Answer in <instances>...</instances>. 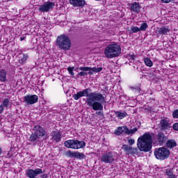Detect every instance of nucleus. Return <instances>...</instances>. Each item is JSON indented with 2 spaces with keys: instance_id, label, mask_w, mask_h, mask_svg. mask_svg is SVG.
<instances>
[{
  "instance_id": "4c0bfd02",
  "label": "nucleus",
  "mask_w": 178,
  "mask_h": 178,
  "mask_svg": "<svg viewBox=\"0 0 178 178\" xmlns=\"http://www.w3.org/2000/svg\"><path fill=\"white\" fill-rule=\"evenodd\" d=\"M172 129L175 130V131H178V123H175L172 126Z\"/></svg>"
},
{
  "instance_id": "a18cd8bd",
  "label": "nucleus",
  "mask_w": 178,
  "mask_h": 178,
  "mask_svg": "<svg viewBox=\"0 0 178 178\" xmlns=\"http://www.w3.org/2000/svg\"><path fill=\"white\" fill-rule=\"evenodd\" d=\"M2 154V148L0 147V155Z\"/></svg>"
},
{
  "instance_id": "72a5a7b5",
  "label": "nucleus",
  "mask_w": 178,
  "mask_h": 178,
  "mask_svg": "<svg viewBox=\"0 0 178 178\" xmlns=\"http://www.w3.org/2000/svg\"><path fill=\"white\" fill-rule=\"evenodd\" d=\"M131 30L132 33H138V31H140V28H138L137 26H132L131 28Z\"/></svg>"
},
{
  "instance_id": "1a4fd4ad",
  "label": "nucleus",
  "mask_w": 178,
  "mask_h": 178,
  "mask_svg": "<svg viewBox=\"0 0 178 178\" xmlns=\"http://www.w3.org/2000/svg\"><path fill=\"white\" fill-rule=\"evenodd\" d=\"M24 102L26 105H33L38 102V96L37 95H28L24 97Z\"/></svg>"
},
{
  "instance_id": "473e14b6",
  "label": "nucleus",
  "mask_w": 178,
  "mask_h": 178,
  "mask_svg": "<svg viewBox=\"0 0 178 178\" xmlns=\"http://www.w3.org/2000/svg\"><path fill=\"white\" fill-rule=\"evenodd\" d=\"M165 175L169 177L170 176H172L174 174L171 169L168 168L165 170Z\"/></svg>"
},
{
  "instance_id": "412c9836",
  "label": "nucleus",
  "mask_w": 178,
  "mask_h": 178,
  "mask_svg": "<svg viewBox=\"0 0 178 178\" xmlns=\"http://www.w3.org/2000/svg\"><path fill=\"white\" fill-rule=\"evenodd\" d=\"M127 127H126V126H124V127H120L115 131V134L117 136H120V134H123V133L127 134Z\"/></svg>"
},
{
  "instance_id": "f3484780",
  "label": "nucleus",
  "mask_w": 178,
  "mask_h": 178,
  "mask_svg": "<svg viewBox=\"0 0 178 178\" xmlns=\"http://www.w3.org/2000/svg\"><path fill=\"white\" fill-rule=\"evenodd\" d=\"M79 70H92V72H94L95 73H99L100 72H102V67H80L79 68Z\"/></svg>"
},
{
  "instance_id": "39448f33",
  "label": "nucleus",
  "mask_w": 178,
  "mask_h": 178,
  "mask_svg": "<svg viewBox=\"0 0 178 178\" xmlns=\"http://www.w3.org/2000/svg\"><path fill=\"white\" fill-rule=\"evenodd\" d=\"M66 148H72V149H80V148H84L86 147V142L79 140H68L64 143Z\"/></svg>"
},
{
  "instance_id": "7ed1b4c3",
  "label": "nucleus",
  "mask_w": 178,
  "mask_h": 178,
  "mask_svg": "<svg viewBox=\"0 0 178 178\" xmlns=\"http://www.w3.org/2000/svg\"><path fill=\"white\" fill-rule=\"evenodd\" d=\"M122 52L120 46L118 44H108L104 49V55L108 59L118 58Z\"/></svg>"
},
{
  "instance_id": "a19ab883",
  "label": "nucleus",
  "mask_w": 178,
  "mask_h": 178,
  "mask_svg": "<svg viewBox=\"0 0 178 178\" xmlns=\"http://www.w3.org/2000/svg\"><path fill=\"white\" fill-rule=\"evenodd\" d=\"M4 111V108L3 107L2 104L0 105V114L3 113Z\"/></svg>"
},
{
  "instance_id": "6e6552de",
  "label": "nucleus",
  "mask_w": 178,
  "mask_h": 178,
  "mask_svg": "<svg viewBox=\"0 0 178 178\" xmlns=\"http://www.w3.org/2000/svg\"><path fill=\"white\" fill-rule=\"evenodd\" d=\"M55 8V3L51 1H47L44 4L40 6L39 12H42V13H48L50 10H52Z\"/></svg>"
},
{
  "instance_id": "4468645a",
  "label": "nucleus",
  "mask_w": 178,
  "mask_h": 178,
  "mask_svg": "<svg viewBox=\"0 0 178 178\" xmlns=\"http://www.w3.org/2000/svg\"><path fill=\"white\" fill-rule=\"evenodd\" d=\"M70 3L74 8H83L86 5L85 0H70Z\"/></svg>"
},
{
  "instance_id": "37998d69",
  "label": "nucleus",
  "mask_w": 178,
  "mask_h": 178,
  "mask_svg": "<svg viewBox=\"0 0 178 178\" xmlns=\"http://www.w3.org/2000/svg\"><path fill=\"white\" fill-rule=\"evenodd\" d=\"M168 178H177V176L175 175V174H173L172 175L168 177Z\"/></svg>"
},
{
  "instance_id": "a878e982",
  "label": "nucleus",
  "mask_w": 178,
  "mask_h": 178,
  "mask_svg": "<svg viewBox=\"0 0 178 178\" xmlns=\"http://www.w3.org/2000/svg\"><path fill=\"white\" fill-rule=\"evenodd\" d=\"M76 159H83V158H86V155H84V153H80L79 152H75V157Z\"/></svg>"
},
{
  "instance_id": "bb28decb",
  "label": "nucleus",
  "mask_w": 178,
  "mask_h": 178,
  "mask_svg": "<svg viewBox=\"0 0 178 178\" xmlns=\"http://www.w3.org/2000/svg\"><path fill=\"white\" fill-rule=\"evenodd\" d=\"M81 72H79L76 75V77H86V76H87V74H88V73H87V72H88V70H81Z\"/></svg>"
},
{
  "instance_id": "9d476101",
  "label": "nucleus",
  "mask_w": 178,
  "mask_h": 178,
  "mask_svg": "<svg viewBox=\"0 0 178 178\" xmlns=\"http://www.w3.org/2000/svg\"><path fill=\"white\" fill-rule=\"evenodd\" d=\"M44 171L41 168H35V170L29 169L26 170V175L27 177L29 178H35L38 175H42Z\"/></svg>"
},
{
  "instance_id": "6ab92c4d",
  "label": "nucleus",
  "mask_w": 178,
  "mask_h": 178,
  "mask_svg": "<svg viewBox=\"0 0 178 178\" xmlns=\"http://www.w3.org/2000/svg\"><path fill=\"white\" fill-rule=\"evenodd\" d=\"M165 145L167 148H170V149H172V148L177 147V143H176V140L173 139H170L168 140H166Z\"/></svg>"
},
{
  "instance_id": "79ce46f5",
  "label": "nucleus",
  "mask_w": 178,
  "mask_h": 178,
  "mask_svg": "<svg viewBox=\"0 0 178 178\" xmlns=\"http://www.w3.org/2000/svg\"><path fill=\"white\" fill-rule=\"evenodd\" d=\"M92 72H93L92 70H88V74H90L91 76H92V74H94Z\"/></svg>"
},
{
  "instance_id": "423d86ee",
  "label": "nucleus",
  "mask_w": 178,
  "mask_h": 178,
  "mask_svg": "<svg viewBox=\"0 0 178 178\" xmlns=\"http://www.w3.org/2000/svg\"><path fill=\"white\" fill-rule=\"evenodd\" d=\"M170 155V151L166 147H159L154 149V156L156 159L163 161L168 159Z\"/></svg>"
},
{
  "instance_id": "2f4dec72",
  "label": "nucleus",
  "mask_w": 178,
  "mask_h": 178,
  "mask_svg": "<svg viewBox=\"0 0 178 178\" xmlns=\"http://www.w3.org/2000/svg\"><path fill=\"white\" fill-rule=\"evenodd\" d=\"M67 70H68L69 74L72 76V77L74 76V72H73V70H74V67H68Z\"/></svg>"
},
{
  "instance_id": "f03ea898",
  "label": "nucleus",
  "mask_w": 178,
  "mask_h": 178,
  "mask_svg": "<svg viewBox=\"0 0 178 178\" xmlns=\"http://www.w3.org/2000/svg\"><path fill=\"white\" fill-rule=\"evenodd\" d=\"M154 134L146 132L140 136L137 141V147L141 152H149L152 149Z\"/></svg>"
},
{
  "instance_id": "5701e85b",
  "label": "nucleus",
  "mask_w": 178,
  "mask_h": 178,
  "mask_svg": "<svg viewBox=\"0 0 178 178\" xmlns=\"http://www.w3.org/2000/svg\"><path fill=\"white\" fill-rule=\"evenodd\" d=\"M61 138H62V134L60 132L54 131L52 133V139L54 140V141L59 142L60 141Z\"/></svg>"
},
{
  "instance_id": "58836bf2",
  "label": "nucleus",
  "mask_w": 178,
  "mask_h": 178,
  "mask_svg": "<svg viewBox=\"0 0 178 178\" xmlns=\"http://www.w3.org/2000/svg\"><path fill=\"white\" fill-rule=\"evenodd\" d=\"M128 143H129V145H133V144H134L135 141L134 139H129L128 140Z\"/></svg>"
},
{
  "instance_id": "f257e3e1",
  "label": "nucleus",
  "mask_w": 178,
  "mask_h": 178,
  "mask_svg": "<svg viewBox=\"0 0 178 178\" xmlns=\"http://www.w3.org/2000/svg\"><path fill=\"white\" fill-rule=\"evenodd\" d=\"M91 88H88L74 94L72 97L75 101H79L82 97H87L86 104L89 108H92L93 111H103L104 106L102 104L106 102V98L104 97V95L99 92H91Z\"/></svg>"
},
{
  "instance_id": "e433bc0d",
  "label": "nucleus",
  "mask_w": 178,
  "mask_h": 178,
  "mask_svg": "<svg viewBox=\"0 0 178 178\" xmlns=\"http://www.w3.org/2000/svg\"><path fill=\"white\" fill-rule=\"evenodd\" d=\"M136 58V56L134 54H129V60H135Z\"/></svg>"
},
{
  "instance_id": "c756f323",
  "label": "nucleus",
  "mask_w": 178,
  "mask_h": 178,
  "mask_svg": "<svg viewBox=\"0 0 178 178\" xmlns=\"http://www.w3.org/2000/svg\"><path fill=\"white\" fill-rule=\"evenodd\" d=\"M9 99H4L2 102V106L3 108H8L9 107Z\"/></svg>"
},
{
  "instance_id": "ea45409f",
  "label": "nucleus",
  "mask_w": 178,
  "mask_h": 178,
  "mask_svg": "<svg viewBox=\"0 0 178 178\" xmlns=\"http://www.w3.org/2000/svg\"><path fill=\"white\" fill-rule=\"evenodd\" d=\"M161 1L163 3H169L170 2H172V0H161Z\"/></svg>"
},
{
  "instance_id": "4be33fe9",
  "label": "nucleus",
  "mask_w": 178,
  "mask_h": 178,
  "mask_svg": "<svg viewBox=\"0 0 178 178\" xmlns=\"http://www.w3.org/2000/svg\"><path fill=\"white\" fill-rule=\"evenodd\" d=\"M8 74V72L5 71L4 70H0V81L2 83H5V81H8V79H6V76Z\"/></svg>"
},
{
  "instance_id": "f704fd0d",
  "label": "nucleus",
  "mask_w": 178,
  "mask_h": 178,
  "mask_svg": "<svg viewBox=\"0 0 178 178\" xmlns=\"http://www.w3.org/2000/svg\"><path fill=\"white\" fill-rule=\"evenodd\" d=\"M27 59H29V56L27 55H23V57L20 60V63H24Z\"/></svg>"
},
{
  "instance_id": "a211bd4d",
  "label": "nucleus",
  "mask_w": 178,
  "mask_h": 178,
  "mask_svg": "<svg viewBox=\"0 0 178 178\" xmlns=\"http://www.w3.org/2000/svg\"><path fill=\"white\" fill-rule=\"evenodd\" d=\"M141 9V6H140V3L137 2H134L131 4V11L134 13H140V10Z\"/></svg>"
},
{
  "instance_id": "aec40b11",
  "label": "nucleus",
  "mask_w": 178,
  "mask_h": 178,
  "mask_svg": "<svg viewBox=\"0 0 178 178\" xmlns=\"http://www.w3.org/2000/svg\"><path fill=\"white\" fill-rule=\"evenodd\" d=\"M29 140V141H31V143H33L34 145H35V144H37V142L40 141V138L35 132H33V134L30 136Z\"/></svg>"
},
{
  "instance_id": "2eb2a0df",
  "label": "nucleus",
  "mask_w": 178,
  "mask_h": 178,
  "mask_svg": "<svg viewBox=\"0 0 178 178\" xmlns=\"http://www.w3.org/2000/svg\"><path fill=\"white\" fill-rule=\"evenodd\" d=\"M170 31V29L168 26H162L161 28H157L156 31V34H159V35H166Z\"/></svg>"
},
{
  "instance_id": "dca6fc26",
  "label": "nucleus",
  "mask_w": 178,
  "mask_h": 178,
  "mask_svg": "<svg viewBox=\"0 0 178 178\" xmlns=\"http://www.w3.org/2000/svg\"><path fill=\"white\" fill-rule=\"evenodd\" d=\"M172 126L170 125V123H169V120L162 119L160 122V129L161 130H168V129H170Z\"/></svg>"
},
{
  "instance_id": "b1692460",
  "label": "nucleus",
  "mask_w": 178,
  "mask_h": 178,
  "mask_svg": "<svg viewBox=\"0 0 178 178\" xmlns=\"http://www.w3.org/2000/svg\"><path fill=\"white\" fill-rule=\"evenodd\" d=\"M114 113L118 119H124V118H126L127 116V113L126 111L122 113L121 111H114Z\"/></svg>"
},
{
  "instance_id": "c85d7f7f",
  "label": "nucleus",
  "mask_w": 178,
  "mask_h": 178,
  "mask_svg": "<svg viewBox=\"0 0 178 178\" xmlns=\"http://www.w3.org/2000/svg\"><path fill=\"white\" fill-rule=\"evenodd\" d=\"M147 29H148V24L146 22L143 23L140 25V27L139 28L140 31H145Z\"/></svg>"
},
{
  "instance_id": "7c9ffc66",
  "label": "nucleus",
  "mask_w": 178,
  "mask_h": 178,
  "mask_svg": "<svg viewBox=\"0 0 178 178\" xmlns=\"http://www.w3.org/2000/svg\"><path fill=\"white\" fill-rule=\"evenodd\" d=\"M138 130L137 128H134L133 129H129V128H127V134H134Z\"/></svg>"
},
{
  "instance_id": "20e7f679",
  "label": "nucleus",
  "mask_w": 178,
  "mask_h": 178,
  "mask_svg": "<svg viewBox=\"0 0 178 178\" xmlns=\"http://www.w3.org/2000/svg\"><path fill=\"white\" fill-rule=\"evenodd\" d=\"M56 44L61 51H69V49L72 48V41H70L69 36L66 35L58 36L56 39Z\"/></svg>"
},
{
  "instance_id": "9b49d317",
  "label": "nucleus",
  "mask_w": 178,
  "mask_h": 178,
  "mask_svg": "<svg viewBox=\"0 0 178 178\" xmlns=\"http://www.w3.org/2000/svg\"><path fill=\"white\" fill-rule=\"evenodd\" d=\"M33 131L39 138H41V137H45V136H47V131H45V129H44V128L40 125H35L33 127Z\"/></svg>"
},
{
  "instance_id": "cd10ccee",
  "label": "nucleus",
  "mask_w": 178,
  "mask_h": 178,
  "mask_svg": "<svg viewBox=\"0 0 178 178\" xmlns=\"http://www.w3.org/2000/svg\"><path fill=\"white\" fill-rule=\"evenodd\" d=\"M75 154H76V152H73L70 150H68L65 152V155L68 158H74L75 157Z\"/></svg>"
},
{
  "instance_id": "ddd939ff",
  "label": "nucleus",
  "mask_w": 178,
  "mask_h": 178,
  "mask_svg": "<svg viewBox=\"0 0 178 178\" xmlns=\"http://www.w3.org/2000/svg\"><path fill=\"white\" fill-rule=\"evenodd\" d=\"M123 149L125 151L127 155H134L138 151L137 148H133L127 145H123Z\"/></svg>"
},
{
  "instance_id": "0eeeda50",
  "label": "nucleus",
  "mask_w": 178,
  "mask_h": 178,
  "mask_svg": "<svg viewBox=\"0 0 178 178\" xmlns=\"http://www.w3.org/2000/svg\"><path fill=\"white\" fill-rule=\"evenodd\" d=\"M116 156L112 152H106L102 154L101 162L104 163H113L115 162Z\"/></svg>"
},
{
  "instance_id": "c9c22d12",
  "label": "nucleus",
  "mask_w": 178,
  "mask_h": 178,
  "mask_svg": "<svg viewBox=\"0 0 178 178\" xmlns=\"http://www.w3.org/2000/svg\"><path fill=\"white\" fill-rule=\"evenodd\" d=\"M172 116L175 119H178V109L173 111Z\"/></svg>"
},
{
  "instance_id": "c03bdc74",
  "label": "nucleus",
  "mask_w": 178,
  "mask_h": 178,
  "mask_svg": "<svg viewBox=\"0 0 178 178\" xmlns=\"http://www.w3.org/2000/svg\"><path fill=\"white\" fill-rule=\"evenodd\" d=\"M20 40L21 41H24V40H26V37H21Z\"/></svg>"
},
{
  "instance_id": "f8f14e48",
  "label": "nucleus",
  "mask_w": 178,
  "mask_h": 178,
  "mask_svg": "<svg viewBox=\"0 0 178 178\" xmlns=\"http://www.w3.org/2000/svg\"><path fill=\"white\" fill-rule=\"evenodd\" d=\"M156 140L159 144V145H163L168 141V137L163 134V132H159L156 135Z\"/></svg>"
},
{
  "instance_id": "393cba45",
  "label": "nucleus",
  "mask_w": 178,
  "mask_h": 178,
  "mask_svg": "<svg viewBox=\"0 0 178 178\" xmlns=\"http://www.w3.org/2000/svg\"><path fill=\"white\" fill-rule=\"evenodd\" d=\"M144 63L146 65V66H148L149 67H152L154 63L149 58H144Z\"/></svg>"
}]
</instances>
